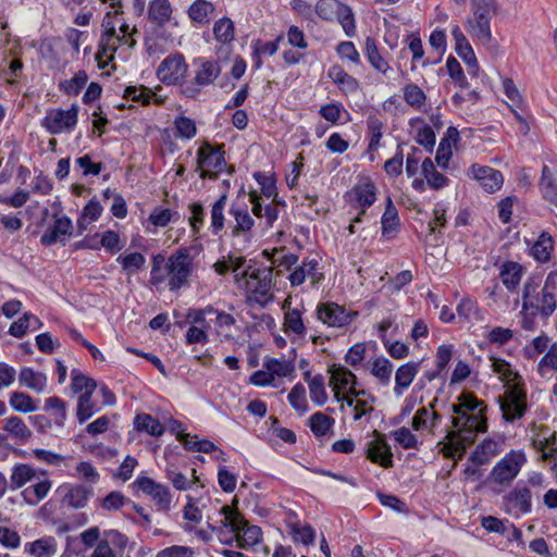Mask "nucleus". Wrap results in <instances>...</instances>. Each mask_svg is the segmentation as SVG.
Wrapping results in <instances>:
<instances>
[{
    "label": "nucleus",
    "instance_id": "nucleus-1",
    "mask_svg": "<svg viewBox=\"0 0 557 557\" xmlns=\"http://www.w3.org/2000/svg\"><path fill=\"white\" fill-rule=\"evenodd\" d=\"M458 400L459 404L451 407L455 414L451 420L454 430L447 433V442L443 447L444 455L449 458L456 454L461 456L478 433L487 430L484 404L470 394H461Z\"/></svg>",
    "mask_w": 557,
    "mask_h": 557
},
{
    "label": "nucleus",
    "instance_id": "nucleus-2",
    "mask_svg": "<svg viewBox=\"0 0 557 557\" xmlns=\"http://www.w3.org/2000/svg\"><path fill=\"white\" fill-rule=\"evenodd\" d=\"M199 253L197 246L180 248L168 259L162 255L152 258L149 283L159 287L166 281L171 292H177L190 284L191 276L197 271L196 258Z\"/></svg>",
    "mask_w": 557,
    "mask_h": 557
},
{
    "label": "nucleus",
    "instance_id": "nucleus-3",
    "mask_svg": "<svg viewBox=\"0 0 557 557\" xmlns=\"http://www.w3.org/2000/svg\"><path fill=\"white\" fill-rule=\"evenodd\" d=\"M491 368L499 380L506 384L504 395L498 397V404L503 418L507 422H513L521 419L527 409V392L522 377L515 371L510 363L502 358L491 357Z\"/></svg>",
    "mask_w": 557,
    "mask_h": 557
},
{
    "label": "nucleus",
    "instance_id": "nucleus-4",
    "mask_svg": "<svg viewBox=\"0 0 557 557\" xmlns=\"http://www.w3.org/2000/svg\"><path fill=\"white\" fill-rule=\"evenodd\" d=\"M521 300L522 312L531 311L548 319L557 308V271L549 272L543 285L541 275H530L523 284Z\"/></svg>",
    "mask_w": 557,
    "mask_h": 557
},
{
    "label": "nucleus",
    "instance_id": "nucleus-5",
    "mask_svg": "<svg viewBox=\"0 0 557 557\" xmlns=\"http://www.w3.org/2000/svg\"><path fill=\"white\" fill-rule=\"evenodd\" d=\"M240 267H235V284L246 293L247 298L260 306L272 301V268H259L252 259L247 260L245 264L242 263Z\"/></svg>",
    "mask_w": 557,
    "mask_h": 557
},
{
    "label": "nucleus",
    "instance_id": "nucleus-6",
    "mask_svg": "<svg viewBox=\"0 0 557 557\" xmlns=\"http://www.w3.org/2000/svg\"><path fill=\"white\" fill-rule=\"evenodd\" d=\"M221 519L214 521L212 517H207L208 530L212 532H222L224 529H230L235 533L238 545L243 548L251 547L260 543L262 539V531L257 525H249L245 518L233 507L223 506L219 510Z\"/></svg>",
    "mask_w": 557,
    "mask_h": 557
},
{
    "label": "nucleus",
    "instance_id": "nucleus-7",
    "mask_svg": "<svg viewBox=\"0 0 557 557\" xmlns=\"http://www.w3.org/2000/svg\"><path fill=\"white\" fill-rule=\"evenodd\" d=\"M527 462V455L521 449H511L492 468L488 481L502 488H507L519 475Z\"/></svg>",
    "mask_w": 557,
    "mask_h": 557
},
{
    "label": "nucleus",
    "instance_id": "nucleus-8",
    "mask_svg": "<svg viewBox=\"0 0 557 557\" xmlns=\"http://www.w3.org/2000/svg\"><path fill=\"white\" fill-rule=\"evenodd\" d=\"M315 13L325 21L337 18L345 34L352 37L356 34L354 14L349 7L338 0H318Z\"/></svg>",
    "mask_w": 557,
    "mask_h": 557
},
{
    "label": "nucleus",
    "instance_id": "nucleus-9",
    "mask_svg": "<svg viewBox=\"0 0 557 557\" xmlns=\"http://www.w3.org/2000/svg\"><path fill=\"white\" fill-rule=\"evenodd\" d=\"M102 27L104 30L101 35L99 50L97 52V59L99 63H101L103 59L111 61L113 59L114 52L121 45H127L129 48L135 46L136 41L133 38L121 36L116 33L115 24L112 22L111 13H108L103 18Z\"/></svg>",
    "mask_w": 557,
    "mask_h": 557
},
{
    "label": "nucleus",
    "instance_id": "nucleus-10",
    "mask_svg": "<svg viewBox=\"0 0 557 557\" xmlns=\"http://www.w3.org/2000/svg\"><path fill=\"white\" fill-rule=\"evenodd\" d=\"M330 382L334 397L339 403L351 407L355 399L349 396L350 389L357 384V376L346 367L333 364L329 368Z\"/></svg>",
    "mask_w": 557,
    "mask_h": 557
},
{
    "label": "nucleus",
    "instance_id": "nucleus-11",
    "mask_svg": "<svg viewBox=\"0 0 557 557\" xmlns=\"http://www.w3.org/2000/svg\"><path fill=\"white\" fill-rule=\"evenodd\" d=\"M78 108L72 106L67 110L52 109L49 110L42 120V126L53 135L61 133H70L77 124Z\"/></svg>",
    "mask_w": 557,
    "mask_h": 557
},
{
    "label": "nucleus",
    "instance_id": "nucleus-12",
    "mask_svg": "<svg viewBox=\"0 0 557 557\" xmlns=\"http://www.w3.org/2000/svg\"><path fill=\"white\" fill-rule=\"evenodd\" d=\"M357 317V311L347 310L335 302H324L317 307L318 320L330 327H345Z\"/></svg>",
    "mask_w": 557,
    "mask_h": 557
},
{
    "label": "nucleus",
    "instance_id": "nucleus-13",
    "mask_svg": "<svg viewBox=\"0 0 557 557\" xmlns=\"http://www.w3.org/2000/svg\"><path fill=\"white\" fill-rule=\"evenodd\" d=\"M287 278L293 287L302 285L306 280H309L312 286H317L324 278V274L319 269V260L307 257L297 263Z\"/></svg>",
    "mask_w": 557,
    "mask_h": 557
},
{
    "label": "nucleus",
    "instance_id": "nucleus-14",
    "mask_svg": "<svg viewBox=\"0 0 557 557\" xmlns=\"http://www.w3.org/2000/svg\"><path fill=\"white\" fill-rule=\"evenodd\" d=\"M198 168L203 169L200 176L214 178L215 175H211V171L221 172L226 165L223 151L214 149L210 144H203L197 153Z\"/></svg>",
    "mask_w": 557,
    "mask_h": 557
},
{
    "label": "nucleus",
    "instance_id": "nucleus-15",
    "mask_svg": "<svg viewBox=\"0 0 557 557\" xmlns=\"http://www.w3.org/2000/svg\"><path fill=\"white\" fill-rule=\"evenodd\" d=\"M187 72V65L183 55L171 54L166 57L159 65L157 70L158 78L168 84L174 85L180 83Z\"/></svg>",
    "mask_w": 557,
    "mask_h": 557
},
{
    "label": "nucleus",
    "instance_id": "nucleus-16",
    "mask_svg": "<svg viewBox=\"0 0 557 557\" xmlns=\"http://www.w3.org/2000/svg\"><path fill=\"white\" fill-rule=\"evenodd\" d=\"M505 449V437H487L484 438L469 457V462L476 466L488 465L496 456L500 455Z\"/></svg>",
    "mask_w": 557,
    "mask_h": 557
},
{
    "label": "nucleus",
    "instance_id": "nucleus-17",
    "mask_svg": "<svg viewBox=\"0 0 557 557\" xmlns=\"http://www.w3.org/2000/svg\"><path fill=\"white\" fill-rule=\"evenodd\" d=\"M135 484L141 492L151 497L158 510L166 511L170 509L172 496L165 485L157 483L148 476H138Z\"/></svg>",
    "mask_w": 557,
    "mask_h": 557
},
{
    "label": "nucleus",
    "instance_id": "nucleus-18",
    "mask_svg": "<svg viewBox=\"0 0 557 557\" xmlns=\"http://www.w3.org/2000/svg\"><path fill=\"white\" fill-rule=\"evenodd\" d=\"M507 513L519 517L531 511V491L528 487H516L503 499Z\"/></svg>",
    "mask_w": 557,
    "mask_h": 557
},
{
    "label": "nucleus",
    "instance_id": "nucleus-19",
    "mask_svg": "<svg viewBox=\"0 0 557 557\" xmlns=\"http://www.w3.org/2000/svg\"><path fill=\"white\" fill-rule=\"evenodd\" d=\"M374 438L368 443L367 458L381 467L391 468L393 466V454L389 444L384 434L377 431L373 432Z\"/></svg>",
    "mask_w": 557,
    "mask_h": 557
},
{
    "label": "nucleus",
    "instance_id": "nucleus-20",
    "mask_svg": "<svg viewBox=\"0 0 557 557\" xmlns=\"http://www.w3.org/2000/svg\"><path fill=\"white\" fill-rule=\"evenodd\" d=\"M469 175L478 181L487 193H495L504 183L503 174L487 165L473 164L469 169Z\"/></svg>",
    "mask_w": 557,
    "mask_h": 557
},
{
    "label": "nucleus",
    "instance_id": "nucleus-21",
    "mask_svg": "<svg viewBox=\"0 0 557 557\" xmlns=\"http://www.w3.org/2000/svg\"><path fill=\"white\" fill-rule=\"evenodd\" d=\"M451 36L455 41V50L457 54L463 60V62L468 65V67L471 70L473 75H476L479 70V63L476 60V57L474 54V51L469 44L467 37L462 33L459 25H453L451 27Z\"/></svg>",
    "mask_w": 557,
    "mask_h": 557
},
{
    "label": "nucleus",
    "instance_id": "nucleus-22",
    "mask_svg": "<svg viewBox=\"0 0 557 557\" xmlns=\"http://www.w3.org/2000/svg\"><path fill=\"white\" fill-rule=\"evenodd\" d=\"M465 27L470 36L478 42L485 47L493 45L494 39L491 30V20L472 16L466 20Z\"/></svg>",
    "mask_w": 557,
    "mask_h": 557
},
{
    "label": "nucleus",
    "instance_id": "nucleus-23",
    "mask_svg": "<svg viewBox=\"0 0 557 557\" xmlns=\"http://www.w3.org/2000/svg\"><path fill=\"white\" fill-rule=\"evenodd\" d=\"M72 222L66 216L58 218L53 225L47 228L40 238V243L46 246L55 243H64L65 238L72 233Z\"/></svg>",
    "mask_w": 557,
    "mask_h": 557
},
{
    "label": "nucleus",
    "instance_id": "nucleus-24",
    "mask_svg": "<svg viewBox=\"0 0 557 557\" xmlns=\"http://www.w3.org/2000/svg\"><path fill=\"white\" fill-rule=\"evenodd\" d=\"M347 197L350 202H356L361 208H369L376 199V187L371 181L366 180L356 184L347 193Z\"/></svg>",
    "mask_w": 557,
    "mask_h": 557
},
{
    "label": "nucleus",
    "instance_id": "nucleus-25",
    "mask_svg": "<svg viewBox=\"0 0 557 557\" xmlns=\"http://www.w3.org/2000/svg\"><path fill=\"white\" fill-rule=\"evenodd\" d=\"M364 54L370 65L382 75L388 77L392 73V67L385 58L379 51L376 40L372 37H367L364 41Z\"/></svg>",
    "mask_w": 557,
    "mask_h": 557
},
{
    "label": "nucleus",
    "instance_id": "nucleus-26",
    "mask_svg": "<svg viewBox=\"0 0 557 557\" xmlns=\"http://www.w3.org/2000/svg\"><path fill=\"white\" fill-rule=\"evenodd\" d=\"M419 372V363L417 362H407L401 364L395 373V386L394 394L397 397H400L406 389L413 382L414 377Z\"/></svg>",
    "mask_w": 557,
    "mask_h": 557
},
{
    "label": "nucleus",
    "instance_id": "nucleus-27",
    "mask_svg": "<svg viewBox=\"0 0 557 557\" xmlns=\"http://www.w3.org/2000/svg\"><path fill=\"white\" fill-rule=\"evenodd\" d=\"M214 331L221 341L233 342L235 339L234 330L236 329L235 318L225 312L215 309Z\"/></svg>",
    "mask_w": 557,
    "mask_h": 557
},
{
    "label": "nucleus",
    "instance_id": "nucleus-28",
    "mask_svg": "<svg viewBox=\"0 0 557 557\" xmlns=\"http://www.w3.org/2000/svg\"><path fill=\"white\" fill-rule=\"evenodd\" d=\"M523 276V267L515 261H506L502 264L499 277L509 292H515Z\"/></svg>",
    "mask_w": 557,
    "mask_h": 557
},
{
    "label": "nucleus",
    "instance_id": "nucleus-29",
    "mask_svg": "<svg viewBox=\"0 0 557 557\" xmlns=\"http://www.w3.org/2000/svg\"><path fill=\"white\" fill-rule=\"evenodd\" d=\"M18 382L22 386L41 394L47 387V375L33 368L24 367L18 373Z\"/></svg>",
    "mask_w": 557,
    "mask_h": 557
},
{
    "label": "nucleus",
    "instance_id": "nucleus-30",
    "mask_svg": "<svg viewBox=\"0 0 557 557\" xmlns=\"http://www.w3.org/2000/svg\"><path fill=\"white\" fill-rule=\"evenodd\" d=\"M327 76L345 94H352L359 89V82L349 75L341 65H332L329 69Z\"/></svg>",
    "mask_w": 557,
    "mask_h": 557
},
{
    "label": "nucleus",
    "instance_id": "nucleus-31",
    "mask_svg": "<svg viewBox=\"0 0 557 557\" xmlns=\"http://www.w3.org/2000/svg\"><path fill=\"white\" fill-rule=\"evenodd\" d=\"M230 214L234 218V225L232 226L233 236L248 234L255 226V220L248 212L247 208L232 206Z\"/></svg>",
    "mask_w": 557,
    "mask_h": 557
},
{
    "label": "nucleus",
    "instance_id": "nucleus-32",
    "mask_svg": "<svg viewBox=\"0 0 557 557\" xmlns=\"http://www.w3.org/2000/svg\"><path fill=\"white\" fill-rule=\"evenodd\" d=\"M284 332L294 335L295 338H304L307 327L302 320V312L299 309H287L284 314Z\"/></svg>",
    "mask_w": 557,
    "mask_h": 557
},
{
    "label": "nucleus",
    "instance_id": "nucleus-33",
    "mask_svg": "<svg viewBox=\"0 0 557 557\" xmlns=\"http://www.w3.org/2000/svg\"><path fill=\"white\" fill-rule=\"evenodd\" d=\"M434 405L430 404V407H422L417 410L412 419V428L416 431L430 430L432 431L437 423L441 421V416L434 411Z\"/></svg>",
    "mask_w": 557,
    "mask_h": 557
},
{
    "label": "nucleus",
    "instance_id": "nucleus-34",
    "mask_svg": "<svg viewBox=\"0 0 557 557\" xmlns=\"http://www.w3.org/2000/svg\"><path fill=\"white\" fill-rule=\"evenodd\" d=\"M381 224L382 235L386 238L394 237L399 227L398 211L389 197L386 199L385 211L381 218Z\"/></svg>",
    "mask_w": 557,
    "mask_h": 557
},
{
    "label": "nucleus",
    "instance_id": "nucleus-35",
    "mask_svg": "<svg viewBox=\"0 0 557 557\" xmlns=\"http://www.w3.org/2000/svg\"><path fill=\"white\" fill-rule=\"evenodd\" d=\"M197 63L195 82L199 86L212 84L221 73L220 65L214 61L199 59Z\"/></svg>",
    "mask_w": 557,
    "mask_h": 557
},
{
    "label": "nucleus",
    "instance_id": "nucleus-36",
    "mask_svg": "<svg viewBox=\"0 0 557 557\" xmlns=\"http://www.w3.org/2000/svg\"><path fill=\"white\" fill-rule=\"evenodd\" d=\"M57 550L58 544L52 536L41 537L25 545V552L35 557H53Z\"/></svg>",
    "mask_w": 557,
    "mask_h": 557
},
{
    "label": "nucleus",
    "instance_id": "nucleus-37",
    "mask_svg": "<svg viewBox=\"0 0 557 557\" xmlns=\"http://www.w3.org/2000/svg\"><path fill=\"white\" fill-rule=\"evenodd\" d=\"M554 249L553 237L543 232L530 248V255L539 262H547Z\"/></svg>",
    "mask_w": 557,
    "mask_h": 557
},
{
    "label": "nucleus",
    "instance_id": "nucleus-38",
    "mask_svg": "<svg viewBox=\"0 0 557 557\" xmlns=\"http://www.w3.org/2000/svg\"><path fill=\"white\" fill-rule=\"evenodd\" d=\"M542 197L557 207V184L553 172L547 165L542 168V176L539 182Z\"/></svg>",
    "mask_w": 557,
    "mask_h": 557
},
{
    "label": "nucleus",
    "instance_id": "nucleus-39",
    "mask_svg": "<svg viewBox=\"0 0 557 557\" xmlns=\"http://www.w3.org/2000/svg\"><path fill=\"white\" fill-rule=\"evenodd\" d=\"M66 490L63 496V504L70 506L75 509L84 508L87 505V502L91 495V490H88L84 486H66Z\"/></svg>",
    "mask_w": 557,
    "mask_h": 557
},
{
    "label": "nucleus",
    "instance_id": "nucleus-40",
    "mask_svg": "<svg viewBox=\"0 0 557 557\" xmlns=\"http://www.w3.org/2000/svg\"><path fill=\"white\" fill-rule=\"evenodd\" d=\"M172 16V5L169 0H152L148 10L149 20L159 25L163 26L170 22Z\"/></svg>",
    "mask_w": 557,
    "mask_h": 557
},
{
    "label": "nucleus",
    "instance_id": "nucleus-41",
    "mask_svg": "<svg viewBox=\"0 0 557 557\" xmlns=\"http://www.w3.org/2000/svg\"><path fill=\"white\" fill-rule=\"evenodd\" d=\"M263 368L271 372L274 380L283 377L293 379L296 371L294 362L285 358L264 360Z\"/></svg>",
    "mask_w": 557,
    "mask_h": 557
},
{
    "label": "nucleus",
    "instance_id": "nucleus-42",
    "mask_svg": "<svg viewBox=\"0 0 557 557\" xmlns=\"http://www.w3.org/2000/svg\"><path fill=\"white\" fill-rule=\"evenodd\" d=\"M2 429L9 434L10 437L17 441H26L32 436L30 429L17 416H12L4 419Z\"/></svg>",
    "mask_w": 557,
    "mask_h": 557
},
{
    "label": "nucleus",
    "instance_id": "nucleus-43",
    "mask_svg": "<svg viewBox=\"0 0 557 557\" xmlns=\"http://www.w3.org/2000/svg\"><path fill=\"white\" fill-rule=\"evenodd\" d=\"M134 426L139 432H145L150 436L159 437L163 435L165 428L152 416L139 413L134 419Z\"/></svg>",
    "mask_w": 557,
    "mask_h": 557
},
{
    "label": "nucleus",
    "instance_id": "nucleus-44",
    "mask_svg": "<svg viewBox=\"0 0 557 557\" xmlns=\"http://www.w3.org/2000/svg\"><path fill=\"white\" fill-rule=\"evenodd\" d=\"M306 382L308 383L309 394L311 400L319 407H322L327 401V393L324 385V377L321 374H317L310 377L309 373H306Z\"/></svg>",
    "mask_w": 557,
    "mask_h": 557
},
{
    "label": "nucleus",
    "instance_id": "nucleus-45",
    "mask_svg": "<svg viewBox=\"0 0 557 557\" xmlns=\"http://www.w3.org/2000/svg\"><path fill=\"white\" fill-rule=\"evenodd\" d=\"M41 326L40 320L32 314L25 313L17 321H14L9 329V333L17 338L23 337L27 331H36Z\"/></svg>",
    "mask_w": 557,
    "mask_h": 557
},
{
    "label": "nucleus",
    "instance_id": "nucleus-46",
    "mask_svg": "<svg viewBox=\"0 0 557 557\" xmlns=\"http://www.w3.org/2000/svg\"><path fill=\"white\" fill-rule=\"evenodd\" d=\"M459 138V133L456 128L449 127L447 129V137L443 138L440 143V146L436 151V162L441 168H447L448 162L451 158V147H450V140L457 141Z\"/></svg>",
    "mask_w": 557,
    "mask_h": 557
},
{
    "label": "nucleus",
    "instance_id": "nucleus-47",
    "mask_svg": "<svg viewBox=\"0 0 557 557\" xmlns=\"http://www.w3.org/2000/svg\"><path fill=\"white\" fill-rule=\"evenodd\" d=\"M370 372L382 386H387L392 379L393 363L384 357L376 358L371 362Z\"/></svg>",
    "mask_w": 557,
    "mask_h": 557
},
{
    "label": "nucleus",
    "instance_id": "nucleus-48",
    "mask_svg": "<svg viewBox=\"0 0 557 557\" xmlns=\"http://www.w3.org/2000/svg\"><path fill=\"white\" fill-rule=\"evenodd\" d=\"M214 11V5L207 0H196L188 8L189 18L198 24H207L209 16Z\"/></svg>",
    "mask_w": 557,
    "mask_h": 557
},
{
    "label": "nucleus",
    "instance_id": "nucleus-49",
    "mask_svg": "<svg viewBox=\"0 0 557 557\" xmlns=\"http://www.w3.org/2000/svg\"><path fill=\"white\" fill-rule=\"evenodd\" d=\"M51 486H52L51 481L46 479V480L39 481L36 484L25 488L22 492V495L26 503L35 505L48 495Z\"/></svg>",
    "mask_w": 557,
    "mask_h": 557
},
{
    "label": "nucleus",
    "instance_id": "nucleus-50",
    "mask_svg": "<svg viewBox=\"0 0 557 557\" xmlns=\"http://www.w3.org/2000/svg\"><path fill=\"white\" fill-rule=\"evenodd\" d=\"M45 410L53 411V423L57 428H64L67 417L65 401L57 396L49 397L45 400Z\"/></svg>",
    "mask_w": 557,
    "mask_h": 557
},
{
    "label": "nucleus",
    "instance_id": "nucleus-51",
    "mask_svg": "<svg viewBox=\"0 0 557 557\" xmlns=\"http://www.w3.org/2000/svg\"><path fill=\"white\" fill-rule=\"evenodd\" d=\"M9 404L13 410L21 413H30L37 410L35 400L23 392L11 393Z\"/></svg>",
    "mask_w": 557,
    "mask_h": 557
},
{
    "label": "nucleus",
    "instance_id": "nucleus-52",
    "mask_svg": "<svg viewBox=\"0 0 557 557\" xmlns=\"http://www.w3.org/2000/svg\"><path fill=\"white\" fill-rule=\"evenodd\" d=\"M36 476V471L33 467L20 463L12 469L10 478L12 488H21L26 483L33 481Z\"/></svg>",
    "mask_w": 557,
    "mask_h": 557
},
{
    "label": "nucleus",
    "instance_id": "nucleus-53",
    "mask_svg": "<svg viewBox=\"0 0 557 557\" xmlns=\"http://www.w3.org/2000/svg\"><path fill=\"white\" fill-rule=\"evenodd\" d=\"M92 394L83 393L77 399L76 418L81 424L85 423L100 409L91 399Z\"/></svg>",
    "mask_w": 557,
    "mask_h": 557
},
{
    "label": "nucleus",
    "instance_id": "nucleus-54",
    "mask_svg": "<svg viewBox=\"0 0 557 557\" xmlns=\"http://www.w3.org/2000/svg\"><path fill=\"white\" fill-rule=\"evenodd\" d=\"M214 38L221 44H228L235 38L234 23L228 17L218 20L213 25Z\"/></svg>",
    "mask_w": 557,
    "mask_h": 557
},
{
    "label": "nucleus",
    "instance_id": "nucleus-55",
    "mask_svg": "<svg viewBox=\"0 0 557 557\" xmlns=\"http://www.w3.org/2000/svg\"><path fill=\"white\" fill-rule=\"evenodd\" d=\"M227 195L223 194L213 203L211 208V228L214 235L219 234L224 228V210L226 206Z\"/></svg>",
    "mask_w": 557,
    "mask_h": 557
},
{
    "label": "nucleus",
    "instance_id": "nucleus-56",
    "mask_svg": "<svg viewBox=\"0 0 557 557\" xmlns=\"http://www.w3.org/2000/svg\"><path fill=\"white\" fill-rule=\"evenodd\" d=\"M71 388L73 393H89L94 394L97 388L95 380L86 376L79 370H72L71 372Z\"/></svg>",
    "mask_w": 557,
    "mask_h": 557
},
{
    "label": "nucleus",
    "instance_id": "nucleus-57",
    "mask_svg": "<svg viewBox=\"0 0 557 557\" xmlns=\"http://www.w3.org/2000/svg\"><path fill=\"white\" fill-rule=\"evenodd\" d=\"M116 261L122 265L123 271H125L127 275H134L145 265L146 258L140 252H131L119 256Z\"/></svg>",
    "mask_w": 557,
    "mask_h": 557
},
{
    "label": "nucleus",
    "instance_id": "nucleus-58",
    "mask_svg": "<svg viewBox=\"0 0 557 557\" xmlns=\"http://www.w3.org/2000/svg\"><path fill=\"white\" fill-rule=\"evenodd\" d=\"M457 312L460 318L468 321H481L483 320L482 311L480 310L476 301L470 298H463L457 306Z\"/></svg>",
    "mask_w": 557,
    "mask_h": 557
},
{
    "label": "nucleus",
    "instance_id": "nucleus-59",
    "mask_svg": "<svg viewBox=\"0 0 557 557\" xmlns=\"http://www.w3.org/2000/svg\"><path fill=\"white\" fill-rule=\"evenodd\" d=\"M334 424V419L323 412H315L309 418V425L315 436H324Z\"/></svg>",
    "mask_w": 557,
    "mask_h": 557
},
{
    "label": "nucleus",
    "instance_id": "nucleus-60",
    "mask_svg": "<svg viewBox=\"0 0 557 557\" xmlns=\"http://www.w3.org/2000/svg\"><path fill=\"white\" fill-rule=\"evenodd\" d=\"M513 330L509 327L495 326L487 332L485 338L490 344L500 347L508 344L513 338Z\"/></svg>",
    "mask_w": 557,
    "mask_h": 557
},
{
    "label": "nucleus",
    "instance_id": "nucleus-61",
    "mask_svg": "<svg viewBox=\"0 0 557 557\" xmlns=\"http://www.w3.org/2000/svg\"><path fill=\"white\" fill-rule=\"evenodd\" d=\"M404 99L412 108L421 109L425 103V94L414 84L404 87Z\"/></svg>",
    "mask_w": 557,
    "mask_h": 557
},
{
    "label": "nucleus",
    "instance_id": "nucleus-62",
    "mask_svg": "<svg viewBox=\"0 0 557 557\" xmlns=\"http://www.w3.org/2000/svg\"><path fill=\"white\" fill-rule=\"evenodd\" d=\"M293 540L295 543L310 545L314 541V530L309 524L294 523L290 525Z\"/></svg>",
    "mask_w": 557,
    "mask_h": 557
},
{
    "label": "nucleus",
    "instance_id": "nucleus-63",
    "mask_svg": "<svg viewBox=\"0 0 557 557\" xmlns=\"http://www.w3.org/2000/svg\"><path fill=\"white\" fill-rule=\"evenodd\" d=\"M446 67L447 72L455 83L460 88H467L468 87V81L467 77L461 69L460 63L454 58L448 57L446 61Z\"/></svg>",
    "mask_w": 557,
    "mask_h": 557
},
{
    "label": "nucleus",
    "instance_id": "nucleus-64",
    "mask_svg": "<svg viewBox=\"0 0 557 557\" xmlns=\"http://www.w3.org/2000/svg\"><path fill=\"white\" fill-rule=\"evenodd\" d=\"M288 401L293 408L301 413L308 411L306 389L300 383L296 384L288 394Z\"/></svg>",
    "mask_w": 557,
    "mask_h": 557
}]
</instances>
